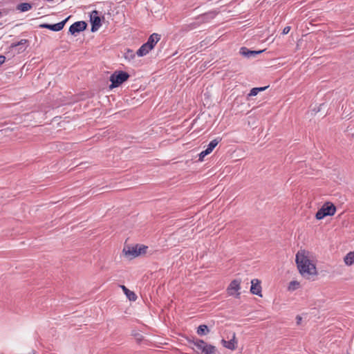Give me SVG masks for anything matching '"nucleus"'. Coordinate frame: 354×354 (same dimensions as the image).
I'll return each mask as SVG.
<instances>
[{"label":"nucleus","mask_w":354,"mask_h":354,"mask_svg":"<svg viewBox=\"0 0 354 354\" xmlns=\"http://www.w3.org/2000/svg\"><path fill=\"white\" fill-rule=\"evenodd\" d=\"M296 263L301 274L309 277L316 274V268L312 263L305 250H299L296 254Z\"/></svg>","instance_id":"nucleus-1"},{"label":"nucleus","mask_w":354,"mask_h":354,"mask_svg":"<svg viewBox=\"0 0 354 354\" xmlns=\"http://www.w3.org/2000/svg\"><path fill=\"white\" fill-rule=\"evenodd\" d=\"M130 75L128 73L122 71L114 72L110 77L111 88H116L120 86L122 83L126 82Z\"/></svg>","instance_id":"nucleus-2"},{"label":"nucleus","mask_w":354,"mask_h":354,"mask_svg":"<svg viewBox=\"0 0 354 354\" xmlns=\"http://www.w3.org/2000/svg\"><path fill=\"white\" fill-rule=\"evenodd\" d=\"M326 216H332V203L326 202L316 213L315 217L318 220Z\"/></svg>","instance_id":"nucleus-3"},{"label":"nucleus","mask_w":354,"mask_h":354,"mask_svg":"<svg viewBox=\"0 0 354 354\" xmlns=\"http://www.w3.org/2000/svg\"><path fill=\"white\" fill-rule=\"evenodd\" d=\"M86 27H87V24L85 21H76L70 26L68 32L71 35H75V34L79 33V32L86 30Z\"/></svg>","instance_id":"nucleus-4"},{"label":"nucleus","mask_w":354,"mask_h":354,"mask_svg":"<svg viewBox=\"0 0 354 354\" xmlns=\"http://www.w3.org/2000/svg\"><path fill=\"white\" fill-rule=\"evenodd\" d=\"M91 32H95L101 26V19L99 12L93 10L91 14Z\"/></svg>","instance_id":"nucleus-5"},{"label":"nucleus","mask_w":354,"mask_h":354,"mask_svg":"<svg viewBox=\"0 0 354 354\" xmlns=\"http://www.w3.org/2000/svg\"><path fill=\"white\" fill-rule=\"evenodd\" d=\"M70 17L66 18L64 20L55 24H42L39 25V27L41 28H47L50 30L57 32L63 29L65 24L68 21Z\"/></svg>","instance_id":"nucleus-6"},{"label":"nucleus","mask_w":354,"mask_h":354,"mask_svg":"<svg viewBox=\"0 0 354 354\" xmlns=\"http://www.w3.org/2000/svg\"><path fill=\"white\" fill-rule=\"evenodd\" d=\"M138 248V244L131 246V245H126L123 249V252L124 253L125 256L133 258L138 257L137 254V250Z\"/></svg>","instance_id":"nucleus-7"},{"label":"nucleus","mask_w":354,"mask_h":354,"mask_svg":"<svg viewBox=\"0 0 354 354\" xmlns=\"http://www.w3.org/2000/svg\"><path fill=\"white\" fill-rule=\"evenodd\" d=\"M250 292L256 295H259L261 297V282L258 279H252L251 281V288H250Z\"/></svg>","instance_id":"nucleus-8"},{"label":"nucleus","mask_w":354,"mask_h":354,"mask_svg":"<svg viewBox=\"0 0 354 354\" xmlns=\"http://www.w3.org/2000/svg\"><path fill=\"white\" fill-rule=\"evenodd\" d=\"M263 50H251L246 47H241L240 54L245 57L250 58L261 53Z\"/></svg>","instance_id":"nucleus-9"},{"label":"nucleus","mask_w":354,"mask_h":354,"mask_svg":"<svg viewBox=\"0 0 354 354\" xmlns=\"http://www.w3.org/2000/svg\"><path fill=\"white\" fill-rule=\"evenodd\" d=\"M160 35L158 33H153L148 38L147 41L145 43L151 49H153L158 41L160 39Z\"/></svg>","instance_id":"nucleus-10"},{"label":"nucleus","mask_w":354,"mask_h":354,"mask_svg":"<svg viewBox=\"0 0 354 354\" xmlns=\"http://www.w3.org/2000/svg\"><path fill=\"white\" fill-rule=\"evenodd\" d=\"M222 344L224 347L234 351L236 348L237 341L236 340L235 333L233 334L232 338L230 341H226L225 339H222Z\"/></svg>","instance_id":"nucleus-11"},{"label":"nucleus","mask_w":354,"mask_h":354,"mask_svg":"<svg viewBox=\"0 0 354 354\" xmlns=\"http://www.w3.org/2000/svg\"><path fill=\"white\" fill-rule=\"evenodd\" d=\"M240 281L234 279L230 283L227 291L230 295H233L234 292L238 291L240 289Z\"/></svg>","instance_id":"nucleus-12"},{"label":"nucleus","mask_w":354,"mask_h":354,"mask_svg":"<svg viewBox=\"0 0 354 354\" xmlns=\"http://www.w3.org/2000/svg\"><path fill=\"white\" fill-rule=\"evenodd\" d=\"M215 16V12H209L199 16L198 19L200 20L201 22H207L210 19L214 18Z\"/></svg>","instance_id":"nucleus-13"},{"label":"nucleus","mask_w":354,"mask_h":354,"mask_svg":"<svg viewBox=\"0 0 354 354\" xmlns=\"http://www.w3.org/2000/svg\"><path fill=\"white\" fill-rule=\"evenodd\" d=\"M189 342L193 344L198 349L201 350V351H203V348H205V346H206L207 344L205 342L199 339L189 340Z\"/></svg>","instance_id":"nucleus-14"},{"label":"nucleus","mask_w":354,"mask_h":354,"mask_svg":"<svg viewBox=\"0 0 354 354\" xmlns=\"http://www.w3.org/2000/svg\"><path fill=\"white\" fill-rule=\"evenodd\" d=\"M122 290L130 301H136L137 299V295L133 292L129 290L126 286H121Z\"/></svg>","instance_id":"nucleus-15"},{"label":"nucleus","mask_w":354,"mask_h":354,"mask_svg":"<svg viewBox=\"0 0 354 354\" xmlns=\"http://www.w3.org/2000/svg\"><path fill=\"white\" fill-rule=\"evenodd\" d=\"M151 49L145 43L137 50L136 54L139 57L146 55Z\"/></svg>","instance_id":"nucleus-16"},{"label":"nucleus","mask_w":354,"mask_h":354,"mask_svg":"<svg viewBox=\"0 0 354 354\" xmlns=\"http://www.w3.org/2000/svg\"><path fill=\"white\" fill-rule=\"evenodd\" d=\"M197 334L200 336L206 335L209 333V328L205 324L200 325L197 328Z\"/></svg>","instance_id":"nucleus-17"},{"label":"nucleus","mask_w":354,"mask_h":354,"mask_svg":"<svg viewBox=\"0 0 354 354\" xmlns=\"http://www.w3.org/2000/svg\"><path fill=\"white\" fill-rule=\"evenodd\" d=\"M344 261L347 266L353 265L354 263V251L348 252L344 258Z\"/></svg>","instance_id":"nucleus-18"},{"label":"nucleus","mask_w":354,"mask_h":354,"mask_svg":"<svg viewBox=\"0 0 354 354\" xmlns=\"http://www.w3.org/2000/svg\"><path fill=\"white\" fill-rule=\"evenodd\" d=\"M32 8V6L31 3H21L17 5V10H19L20 12H26L30 10Z\"/></svg>","instance_id":"nucleus-19"},{"label":"nucleus","mask_w":354,"mask_h":354,"mask_svg":"<svg viewBox=\"0 0 354 354\" xmlns=\"http://www.w3.org/2000/svg\"><path fill=\"white\" fill-rule=\"evenodd\" d=\"M216 348L214 346L207 344L202 351L203 354H216Z\"/></svg>","instance_id":"nucleus-20"},{"label":"nucleus","mask_w":354,"mask_h":354,"mask_svg":"<svg viewBox=\"0 0 354 354\" xmlns=\"http://www.w3.org/2000/svg\"><path fill=\"white\" fill-rule=\"evenodd\" d=\"M218 139L212 140L209 145H207V149H205L207 153H210L213 149L216 147V145L218 144Z\"/></svg>","instance_id":"nucleus-21"},{"label":"nucleus","mask_w":354,"mask_h":354,"mask_svg":"<svg viewBox=\"0 0 354 354\" xmlns=\"http://www.w3.org/2000/svg\"><path fill=\"white\" fill-rule=\"evenodd\" d=\"M28 43L27 39H21L17 43H12L10 46V48H14L17 46H24Z\"/></svg>","instance_id":"nucleus-22"},{"label":"nucleus","mask_w":354,"mask_h":354,"mask_svg":"<svg viewBox=\"0 0 354 354\" xmlns=\"http://www.w3.org/2000/svg\"><path fill=\"white\" fill-rule=\"evenodd\" d=\"M147 246L143 245H138V248L137 250L138 256L145 254L147 252Z\"/></svg>","instance_id":"nucleus-23"},{"label":"nucleus","mask_w":354,"mask_h":354,"mask_svg":"<svg viewBox=\"0 0 354 354\" xmlns=\"http://www.w3.org/2000/svg\"><path fill=\"white\" fill-rule=\"evenodd\" d=\"M124 57L129 60L133 59L135 57V53L132 50L128 49L124 53Z\"/></svg>","instance_id":"nucleus-24"},{"label":"nucleus","mask_w":354,"mask_h":354,"mask_svg":"<svg viewBox=\"0 0 354 354\" xmlns=\"http://www.w3.org/2000/svg\"><path fill=\"white\" fill-rule=\"evenodd\" d=\"M298 286H299V283L297 281H292L290 283L288 289L289 290H295L298 288Z\"/></svg>","instance_id":"nucleus-25"},{"label":"nucleus","mask_w":354,"mask_h":354,"mask_svg":"<svg viewBox=\"0 0 354 354\" xmlns=\"http://www.w3.org/2000/svg\"><path fill=\"white\" fill-rule=\"evenodd\" d=\"M209 154V153L207 152L206 150H204L203 151H201L200 153H199V160L200 161H203V158L207 156Z\"/></svg>","instance_id":"nucleus-26"},{"label":"nucleus","mask_w":354,"mask_h":354,"mask_svg":"<svg viewBox=\"0 0 354 354\" xmlns=\"http://www.w3.org/2000/svg\"><path fill=\"white\" fill-rule=\"evenodd\" d=\"M257 88H253L250 90V93L248 94L249 96H255L258 94Z\"/></svg>","instance_id":"nucleus-27"},{"label":"nucleus","mask_w":354,"mask_h":354,"mask_svg":"<svg viewBox=\"0 0 354 354\" xmlns=\"http://www.w3.org/2000/svg\"><path fill=\"white\" fill-rule=\"evenodd\" d=\"M290 30V26H286L283 30V32H282V34L283 35H286L288 34Z\"/></svg>","instance_id":"nucleus-28"},{"label":"nucleus","mask_w":354,"mask_h":354,"mask_svg":"<svg viewBox=\"0 0 354 354\" xmlns=\"http://www.w3.org/2000/svg\"><path fill=\"white\" fill-rule=\"evenodd\" d=\"M302 320V317L300 315L296 317L297 324L300 325Z\"/></svg>","instance_id":"nucleus-29"},{"label":"nucleus","mask_w":354,"mask_h":354,"mask_svg":"<svg viewBox=\"0 0 354 354\" xmlns=\"http://www.w3.org/2000/svg\"><path fill=\"white\" fill-rule=\"evenodd\" d=\"M6 61V57L4 55H0V66L3 64Z\"/></svg>","instance_id":"nucleus-30"},{"label":"nucleus","mask_w":354,"mask_h":354,"mask_svg":"<svg viewBox=\"0 0 354 354\" xmlns=\"http://www.w3.org/2000/svg\"><path fill=\"white\" fill-rule=\"evenodd\" d=\"M268 87V86L257 87V88H259V90L257 89V91H258V92H260V91H265Z\"/></svg>","instance_id":"nucleus-31"},{"label":"nucleus","mask_w":354,"mask_h":354,"mask_svg":"<svg viewBox=\"0 0 354 354\" xmlns=\"http://www.w3.org/2000/svg\"><path fill=\"white\" fill-rule=\"evenodd\" d=\"M335 212H336V207H335V205L333 204V215L335 214Z\"/></svg>","instance_id":"nucleus-32"},{"label":"nucleus","mask_w":354,"mask_h":354,"mask_svg":"<svg viewBox=\"0 0 354 354\" xmlns=\"http://www.w3.org/2000/svg\"><path fill=\"white\" fill-rule=\"evenodd\" d=\"M1 15H2V12H1V11H0V17L1 16Z\"/></svg>","instance_id":"nucleus-33"}]
</instances>
